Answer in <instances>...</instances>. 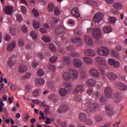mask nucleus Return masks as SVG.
<instances>
[{
    "mask_svg": "<svg viewBox=\"0 0 127 127\" xmlns=\"http://www.w3.org/2000/svg\"><path fill=\"white\" fill-rule=\"evenodd\" d=\"M63 87L65 88H61L59 90V94L62 97L67 95V91L70 92L72 90V84L70 82H64Z\"/></svg>",
    "mask_w": 127,
    "mask_h": 127,
    "instance_id": "obj_1",
    "label": "nucleus"
},
{
    "mask_svg": "<svg viewBox=\"0 0 127 127\" xmlns=\"http://www.w3.org/2000/svg\"><path fill=\"white\" fill-rule=\"evenodd\" d=\"M88 33H90V32H92V36L97 40L100 39L101 37V30L100 29L96 28L95 29H92L91 28H89L87 29Z\"/></svg>",
    "mask_w": 127,
    "mask_h": 127,
    "instance_id": "obj_2",
    "label": "nucleus"
},
{
    "mask_svg": "<svg viewBox=\"0 0 127 127\" xmlns=\"http://www.w3.org/2000/svg\"><path fill=\"white\" fill-rule=\"evenodd\" d=\"M97 53L101 56H107V55H109L110 52L109 51L108 48L101 47L99 48L98 50H97Z\"/></svg>",
    "mask_w": 127,
    "mask_h": 127,
    "instance_id": "obj_3",
    "label": "nucleus"
},
{
    "mask_svg": "<svg viewBox=\"0 0 127 127\" xmlns=\"http://www.w3.org/2000/svg\"><path fill=\"white\" fill-rule=\"evenodd\" d=\"M84 91V86L83 84H78L77 86L75 87L73 91V95H78V94H81L83 93Z\"/></svg>",
    "mask_w": 127,
    "mask_h": 127,
    "instance_id": "obj_4",
    "label": "nucleus"
},
{
    "mask_svg": "<svg viewBox=\"0 0 127 127\" xmlns=\"http://www.w3.org/2000/svg\"><path fill=\"white\" fill-rule=\"evenodd\" d=\"M103 18H104V14L98 12L94 15L93 21L96 23H98L99 21H101Z\"/></svg>",
    "mask_w": 127,
    "mask_h": 127,
    "instance_id": "obj_5",
    "label": "nucleus"
},
{
    "mask_svg": "<svg viewBox=\"0 0 127 127\" xmlns=\"http://www.w3.org/2000/svg\"><path fill=\"white\" fill-rule=\"evenodd\" d=\"M98 108H99L98 104L95 102H90L88 104L87 110L91 112H96Z\"/></svg>",
    "mask_w": 127,
    "mask_h": 127,
    "instance_id": "obj_6",
    "label": "nucleus"
},
{
    "mask_svg": "<svg viewBox=\"0 0 127 127\" xmlns=\"http://www.w3.org/2000/svg\"><path fill=\"white\" fill-rule=\"evenodd\" d=\"M68 110H69V106L67 104H64L58 108L57 112L60 114H63V113H66Z\"/></svg>",
    "mask_w": 127,
    "mask_h": 127,
    "instance_id": "obj_7",
    "label": "nucleus"
},
{
    "mask_svg": "<svg viewBox=\"0 0 127 127\" xmlns=\"http://www.w3.org/2000/svg\"><path fill=\"white\" fill-rule=\"evenodd\" d=\"M73 65L75 68H81L83 66V62L81 59H74L73 60Z\"/></svg>",
    "mask_w": 127,
    "mask_h": 127,
    "instance_id": "obj_8",
    "label": "nucleus"
},
{
    "mask_svg": "<svg viewBox=\"0 0 127 127\" xmlns=\"http://www.w3.org/2000/svg\"><path fill=\"white\" fill-rule=\"evenodd\" d=\"M69 71L70 75L71 76V78L72 80H77L79 76V72H78V71L73 68L69 69Z\"/></svg>",
    "mask_w": 127,
    "mask_h": 127,
    "instance_id": "obj_9",
    "label": "nucleus"
},
{
    "mask_svg": "<svg viewBox=\"0 0 127 127\" xmlns=\"http://www.w3.org/2000/svg\"><path fill=\"white\" fill-rule=\"evenodd\" d=\"M62 61L63 64L59 66L60 69H63L64 68V65L65 64H70L71 63V60L69 57H64Z\"/></svg>",
    "mask_w": 127,
    "mask_h": 127,
    "instance_id": "obj_10",
    "label": "nucleus"
},
{
    "mask_svg": "<svg viewBox=\"0 0 127 127\" xmlns=\"http://www.w3.org/2000/svg\"><path fill=\"white\" fill-rule=\"evenodd\" d=\"M108 64L111 66H113L115 68H117V67H119L120 66V63L114 59H110L108 60Z\"/></svg>",
    "mask_w": 127,
    "mask_h": 127,
    "instance_id": "obj_11",
    "label": "nucleus"
},
{
    "mask_svg": "<svg viewBox=\"0 0 127 127\" xmlns=\"http://www.w3.org/2000/svg\"><path fill=\"white\" fill-rule=\"evenodd\" d=\"M104 93L107 98H109V99H112V98H113V93L111 87H107L105 89Z\"/></svg>",
    "mask_w": 127,
    "mask_h": 127,
    "instance_id": "obj_12",
    "label": "nucleus"
},
{
    "mask_svg": "<svg viewBox=\"0 0 127 127\" xmlns=\"http://www.w3.org/2000/svg\"><path fill=\"white\" fill-rule=\"evenodd\" d=\"M95 60L97 63H98V64H99V65L107 66V62H106L105 59H104V58L98 57L95 58Z\"/></svg>",
    "mask_w": 127,
    "mask_h": 127,
    "instance_id": "obj_13",
    "label": "nucleus"
},
{
    "mask_svg": "<svg viewBox=\"0 0 127 127\" xmlns=\"http://www.w3.org/2000/svg\"><path fill=\"white\" fill-rule=\"evenodd\" d=\"M90 73L92 77H94L95 78H99L100 77V72L97 71V69L95 68H92L90 70Z\"/></svg>",
    "mask_w": 127,
    "mask_h": 127,
    "instance_id": "obj_14",
    "label": "nucleus"
},
{
    "mask_svg": "<svg viewBox=\"0 0 127 127\" xmlns=\"http://www.w3.org/2000/svg\"><path fill=\"white\" fill-rule=\"evenodd\" d=\"M106 76L109 80H111V81H114L117 78V74L114 72H108Z\"/></svg>",
    "mask_w": 127,
    "mask_h": 127,
    "instance_id": "obj_15",
    "label": "nucleus"
},
{
    "mask_svg": "<svg viewBox=\"0 0 127 127\" xmlns=\"http://www.w3.org/2000/svg\"><path fill=\"white\" fill-rule=\"evenodd\" d=\"M71 15H72V16H74V17H76L77 18H78V17H80V13H79L77 8H73L71 10Z\"/></svg>",
    "mask_w": 127,
    "mask_h": 127,
    "instance_id": "obj_16",
    "label": "nucleus"
},
{
    "mask_svg": "<svg viewBox=\"0 0 127 127\" xmlns=\"http://www.w3.org/2000/svg\"><path fill=\"white\" fill-rule=\"evenodd\" d=\"M105 111L109 116H112L114 114V110L113 107L111 105H107L105 107Z\"/></svg>",
    "mask_w": 127,
    "mask_h": 127,
    "instance_id": "obj_17",
    "label": "nucleus"
},
{
    "mask_svg": "<svg viewBox=\"0 0 127 127\" xmlns=\"http://www.w3.org/2000/svg\"><path fill=\"white\" fill-rule=\"evenodd\" d=\"M71 73L70 72V69L68 71H66L63 74V78L64 79V80H66L67 81L69 80H71Z\"/></svg>",
    "mask_w": 127,
    "mask_h": 127,
    "instance_id": "obj_18",
    "label": "nucleus"
},
{
    "mask_svg": "<svg viewBox=\"0 0 127 127\" xmlns=\"http://www.w3.org/2000/svg\"><path fill=\"white\" fill-rule=\"evenodd\" d=\"M16 45V42L14 40L12 41L11 43L8 46L7 50L8 51H12V50L15 48Z\"/></svg>",
    "mask_w": 127,
    "mask_h": 127,
    "instance_id": "obj_19",
    "label": "nucleus"
},
{
    "mask_svg": "<svg viewBox=\"0 0 127 127\" xmlns=\"http://www.w3.org/2000/svg\"><path fill=\"white\" fill-rule=\"evenodd\" d=\"M84 1L87 4L93 5L94 6H95V7L99 6V4L96 1H94L93 0H84Z\"/></svg>",
    "mask_w": 127,
    "mask_h": 127,
    "instance_id": "obj_20",
    "label": "nucleus"
},
{
    "mask_svg": "<svg viewBox=\"0 0 127 127\" xmlns=\"http://www.w3.org/2000/svg\"><path fill=\"white\" fill-rule=\"evenodd\" d=\"M86 56H95V51L92 49H87L84 52Z\"/></svg>",
    "mask_w": 127,
    "mask_h": 127,
    "instance_id": "obj_21",
    "label": "nucleus"
},
{
    "mask_svg": "<svg viewBox=\"0 0 127 127\" xmlns=\"http://www.w3.org/2000/svg\"><path fill=\"white\" fill-rule=\"evenodd\" d=\"M84 41L88 45H92L93 44V40L91 38V37L88 36H84Z\"/></svg>",
    "mask_w": 127,
    "mask_h": 127,
    "instance_id": "obj_22",
    "label": "nucleus"
},
{
    "mask_svg": "<svg viewBox=\"0 0 127 127\" xmlns=\"http://www.w3.org/2000/svg\"><path fill=\"white\" fill-rule=\"evenodd\" d=\"M86 85L89 87H93L96 85V80L93 79H89L86 81Z\"/></svg>",
    "mask_w": 127,
    "mask_h": 127,
    "instance_id": "obj_23",
    "label": "nucleus"
},
{
    "mask_svg": "<svg viewBox=\"0 0 127 127\" xmlns=\"http://www.w3.org/2000/svg\"><path fill=\"white\" fill-rule=\"evenodd\" d=\"M44 83H45V80L43 78L36 79L35 84L37 86H41V85H44Z\"/></svg>",
    "mask_w": 127,
    "mask_h": 127,
    "instance_id": "obj_24",
    "label": "nucleus"
},
{
    "mask_svg": "<svg viewBox=\"0 0 127 127\" xmlns=\"http://www.w3.org/2000/svg\"><path fill=\"white\" fill-rule=\"evenodd\" d=\"M113 99L115 103H119L121 101V94L119 93H116Z\"/></svg>",
    "mask_w": 127,
    "mask_h": 127,
    "instance_id": "obj_25",
    "label": "nucleus"
},
{
    "mask_svg": "<svg viewBox=\"0 0 127 127\" xmlns=\"http://www.w3.org/2000/svg\"><path fill=\"white\" fill-rule=\"evenodd\" d=\"M103 30L105 33H110V32H112V27L110 26H105Z\"/></svg>",
    "mask_w": 127,
    "mask_h": 127,
    "instance_id": "obj_26",
    "label": "nucleus"
},
{
    "mask_svg": "<svg viewBox=\"0 0 127 127\" xmlns=\"http://www.w3.org/2000/svg\"><path fill=\"white\" fill-rule=\"evenodd\" d=\"M79 120L82 122H85L87 120V115L83 113H80L79 115Z\"/></svg>",
    "mask_w": 127,
    "mask_h": 127,
    "instance_id": "obj_27",
    "label": "nucleus"
},
{
    "mask_svg": "<svg viewBox=\"0 0 127 127\" xmlns=\"http://www.w3.org/2000/svg\"><path fill=\"white\" fill-rule=\"evenodd\" d=\"M83 62L84 63H86V64H92L93 60L89 57H84L83 58Z\"/></svg>",
    "mask_w": 127,
    "mask_h": 127,
    "instance_id": "obj_28",
    "label": "nucleus"
},
{
    "mask_svg": "<svg viewBox=\"0 0 127 127\" xmlns=\"http://www.w3.org/2000/svg\"><path fill=\"white\" fill-rule=\"evenodd\" d=\"M31 73L28 72L25 75H23L21 76V80H26V79H29V78H30V77H31Z\"/></svg>",
    "mask_w": 127,
    "mask_h": 127,
    "instance_id": "obj_29",
    "label": "nucleus"
},
{
    "mask_svg": "<svg viewBox=\"0 0 127 127\" xmlns=\"http://www.w3.org/2000/svg\"><path fill=\"white\" fill-rule=\"evenodd\" d=\"M40 94V89H35L32 92V95L34 97H38Z\"/></svg>",
    "mask_w": 127,
    "mask_h": 127,
    "instance_id": "obj_30",
    "label": "nucleus"
},
{
    "mask_svg": "<svg viewBox=\"0 0 127 127\" xmlns=\"http://www.w3.org/2000/svg\"><path fill=\"white\" fill-rule=\"evenodd\" d=\"M4 11L5 13H8L9 14H10V13L12 12V8H11L10 6L5 7Z\"/></svg>",
    "mask_w": 127,
    "mask_h": 127,
    "instance_id": "obj_31",
    "label": "nucleus"
},
{
    "mask_svg": "<svg viewBox=\"0 0 127 127\" xmlns=\"http://www.w3.org/2000/svg\"><path fill=\"white\" fill-rule=\"evenodd\" d=\"M47 67L49 70L51 72H55V70H56L55 66L51 64H48V65H47Z\"/></svg>",
    "mask_w": 127,
    "mask_h": 127,
    "instance_id": "obj_32",
    "label": "nucleus"
},
{
    "mask_svg": "<svg viewBox=\"0 0 127 127\" xmlns=\"http://www.w3.org/2000/svg\"><path fill=\"white\" fill-rule=\"evenodd\" d=\"M114 7L116 8V9H122V5L121 3L116 2L113 5Z\"/></svg>",
    "mask_w": 127,
    "mask_h": 127,
    "instance_id": "obj_33",
    "label": "nucleus"
},
{
    "mask_svg": "<svg viewBox=\"0 0 127 127\" xmlns=\"http://www.w3.org/2000/svg\"><path fill=\"white\" fill-rule=\"evenodd\" d=\"M119 89L120 90H121V91H125V90H126L127 89V86H126V85L123 83H120L119 84Z\"/></svg>",
    "mask_w": 127,
    "mask_h": 127,
    "instance_id": "obj_34",
    "label": "nucleus"
},
{
    "mask_svg": "<svg viewBox=\"0 0 127 127\" xmlns=\"http://www.w3.org/2000/svg\"><path fill=\"white\" fill-rule=\"evenodd\" d=\"M72 42L73 43H79L81 44L82 43V40H81V38H75L72 39Z\"/></svg>",
    "mask_w": 127,
    "mask_h": 127,
    "instance_id": "obj_35",
    "label": "nucleus"
},
{
    "mask_svg": "<svg viewBox=\"0 0 127 127\" xmlns=\"http://www.w3.org/2000/svg\"><path fill=\"white\" fill-rule=\"evenodd\" d=\"M14 63H15V62H12V60L11 59V58H9L7 64L9 68H11Z\"/></svg>",
    "mask_w": 127,
    "mask_h": 127,
    "instance_id": "obj_36",
    "label": "nucleus"
},
{
    "mask_svg": "<svg viewBox=\"0 0 127 127\" xmlns=\"http://www.w3.org/2000/svg\"><path fill=\"white\" fill-rule=\"evenodd\" d=\"M30 35L31 37L33 38V39H34V40H36L37 39V35L36 34V33L33 31L30 33Z\"/></svg>",
    "mask_w": 127,
    "mask_h": 127,
    "instance_id": "obj_37",
    "label": "nucleus"
},
{
    "mask_svg": "<svg viewBox=\"0 0 127 127\" xmlns=\"http://www.w3.org/2000/svg\"><path fill=\"white\" fill-rule=\"evenodd\" d=\"M33 25L36 29H38V28L40 26L39 23L36 21H34L33 22Z\"/></svg>",
    "mask_w": 127,
    "mask_h": 127,
    "instance_id": "obj_38",
    "label": "nucleus"
},
{
    "mask_svg": "<svg viewBox=\"0 0 127 127\" xmlns=\"http://www.w3.org/2000/svg\"><path fill=\"white\" fill-rule=\"evenodd\" d=\"M111 54L112 56H114L115 57H119V52H117L116 50H112Z\"/></svg>",
    "mask_w": 127,
    "mask_h": 127,
    "instance_id": "obj_39",
    "label": "nucleus"
},
{
    "mask_svg": "<svg viewBox=\"0 0 127 127\" xmlns=\"http://www.w3.org/2000/svg\"><path fill=\"white\" fill-rule=\"evenodd\" d=\"M51 22L54 23V24H56V23H58L59 22V19L57 17H52L51 20Z\"/></svg>",
    "mask_w": 127,
    "mask_h": 127,
    "instance_id": "obj_40",
    "label": "nucleus"
},
{
    "mask_svg": "<svg viewBox=\"0 0 127 127\" xmlns=\"http://www.w3.org/2000/svg\"><path fill=\"white\" fill-rule=\"evenodd\" d=\"M27 70V67H26V66H20L19 68V71L21 73H22V72H25V71Z\"/></svg>",
    "mask_w": 127,
    "mask_h": 127,
    "instance_id": "obj_41",
    "label": "nucleus"
},
{
    "mask_svg": "<svg viewBox=\"0 0 127 127\" xmlns=\"http://www.w3.org/2000/svg\"><path fill=\"white\" fill-rule=\"evenodd\" d=\"M117 20L116 18L113 17H110L108 18V21L110 23H115Z\"/></svg>",
    "mask_w": 127,
    "mask_h": 127,
    "instance_id": "obj_42",
    "label": "nucleus"
},
{
    "mask_svg": "<svg viewBox=\"0 0 127 127\" xmlns=\"http://www.w3.org/2000/svg\"><path fill=\"white\" fill-rule=\"evenodd\" d=\"M53 8H54V5L52 3H50L48 5V11L51 12L53 10Z\"/></svg>",
    "mask_w": 127,
    "mask_h": 127,
    "instance_id": "obj_43",
    "label": "nucleus"
},
{
    "mask_svg": "<svg viewBox=\"0 0 127 127\" xmlns=\"http://www.w3.org/2000/svg\"><path fill=\"white\" fill-rule=\"evenodd\" d=\"M42 39L44 41V42H49L51 40L50 37L47 36H43Z\"/></svg>",
    "mask_w": 127,
    "mask_h": 127,
    "instance_id": "obj_44",
    "label": "nucleus"
},
{
    "mask_svg": "<svg viewBox=\"0 0 127 127\" xmlns=\"http://www.w3.org/2000/svg\"><path fill=\"white\" fill-rule=\"evenodd\" d=\"M37 75L38 76H44V71L42 69H40L37 71Z\"/></svg>",
    "mask_w": 127,
    "mask_h": 127,
    "instance_id": "obj_45",
    "label": "nucleus"
},
{
    "mask_svg": "<svg viewBox=\"0 0 127 127\" xmlns=\"http://www.w3.org/2000/svg\"><path fill=\"white\" fill-rule=\"evenodd\" d=\"M95 120L97 122H102L103 117L101 115H96L95 116Z\"/></svg>",
    "mask_w": 127,
    "mask_h": 127,
    "instance_id": "obj_46",
    "label": "nucleus"
},
{
    "mask_svg": "<svg viewBox=\"0 0 127 127\" xmlns=\"http://www.w3.org/2000/svg\"><path fill=\"white\" fill-rule=\"evenodd\" d=\"M70 56L72 57H79L80 54L76 52H72L70 53Z\"/></svg>",
    "mask_w": 127,
    "mask_h": 127,
    "instance_id": "obj_47",
    "label": "nucleus"
},
{
    "mask_svg": "<svg viewBox=\"0 0 127 127\" xmlns=\"http://www.w3.org/2000/svg\"><path fill=\"white\" fill-rule=\"evenodd\" d=\"M57 57L53 56L50 59V62H51V63H54V62H56V61H57Z\"/></svg>",
    "mask_w": 127,
    "mask_h": 127,
    "instance_id": "obj_48",
    "label": "nucleus"
},
{
    "mask_svg": "<svg viewBox=\"0 0 127 127\" xmlns=\"http://www.w3.org/2000/svg\"><path fill=\"white\" fill-rule=\"evenodd\" d=\"M48 87L51 89V90H55V86H54V82H50L48 84Z\"/></svg>",
    "mask_w": 127,
    "mask_h": 127,
    "instance_id": "obj_49",
    "label": "nucleus"
},
{
    "mask_svg": "<svg viewBox=\"0 0 127 127\" xmlns=\"http://www.w3.org/2000/svg\"><path fill=\"white\" fill-rule=\"evenodd\" d=\"M50 49L53 52H55L56 51V48H55V46L54 45L51 44L49 46Z\"/></svg>",
    "mask_w": 127,
    "mask_h": 127,
    "instance_id": "obj_50",
    "label": "nucleus"
},
{
    "mask_svg": "<svg viewBox=\"0 0 127 127\" xmlns=\"http://www.w3.org/2000/svg\"><path fill=\"white\" fill-rule=\"evenodd\" d=\"M84 122H85L87 126H91L93 124V121L91 119H86Z\"/></svg>",
    "mask_w": 127,
    "mask_h": 127,
    "instance_id": "obj_51",
    "label": "nucleus"
},
{
    "mask_svg": "<svg viewBox=\"0 0 127 127\" xmlns=\"http://www.w3.org/2000/svg\"><path fill=\"white\" fill-rule=\"evenodd\" d=\"M32 12L36 17H38V16L39 15V13H38V11H37V10H36L35 9H33Z\"/></svg>",
    "mask_w": 127,
    "mask_h": 127,
    "instance_id": "obj_52",
    "label": "nucleus"
},
{
    "mask_svg": "<svg viewBox=\"0 0 127 127\" xmlns=\"http://www.w3.org/2000/svg\"><path fill=\"white\" fill-rule=\"evenodd\" d=\"M18 45L20 46H24V40L23 39H20L18 41Z\"/></svg>",
    "mask_w": 127,
    "mask_h": 127,
    "instance_id": "obj_53",
    "label": "nucleus"
},
{
    "mask_svg": "<svg viewBox=\"0 0 127 127\" xmlns=\"http://www.w3.org/2000/svg\"><path fill=\"white\" fill-rule=\"evenodd\" d=\"M16 19L18 22H21V20H22V16L19 14H17Z\"/></svg>",
    "mask_w": 127,
    "mask_h": 127,
    "instance_id": "obj_54",
    "label": "nucleus"
},
{
    "mask_svg": "<svg viewBox=\"0 0 127 127\" xmlns=\"http://www.w3.org/2000/svg\"><path fill=\"white\" fill-rule=\"evenodd\" d=\"M106 101H107V98H106V96H105V95H102L100 98L101 103H105Z\"/></svg>",
    "mask_w": 127,
    "mask_h": 127,
    "instance_id": "obj_55",
    "label": "nucleus"
},
{
    "mask_svg": "<svg viewBox=\"0 0 127 127\" xmlns=\"http://www.w3.org/2000/svg\"><path fill=\"white\" fill-rule=\"evenodd\" d=\"M39 114L40 116H41V117L39 118L40 121H41V120H45L46 119L45 116H44V113H43L42 112L40 111Z\"/></svg>",
    "mask_w": 127,
    "mask_h": 127,
    "instance_id": "obj_56",
    "label": "nucleus"
},
{
    "mask_svg": "<svg viewBox=\"0 0 127 127\" xmlns=\"http://www.w3.org/2000/svg\"><path fill=\"white\" fill-rule=\"evenodd\" d=\"M3 82H4V83L6 84V83H7V79H6V78H5L3 79V78L2 77V75H1L0 76V84H1Z\"/></svg>",
    "mask_w": 127,
    "mask_h": 127,
    "instance_id": "obj_57",
    "label": "nucleus"
},
{
    "mask_svg": "<svg viewBox=\"0 0 127 127\" xmlns=\"http://www.w3.org/2000/svg\"><path fill=\"white\" fill-rule=\"evenodd\" d=\"M121 124V121L118 120L116 122L112 127H119L120 126V124Z\"/></svg>",
    "mask_w": 127,
    "mask_h": 127,
    "instance_id": "obj_58",
    "label": "nucleus"
},
{
    "mask_svg": "<svg viewBox=\"0 0 127 127\" xmlns=\"http://www.w3.org/2000/svg\"><path fill=\"white\" fill-rule=\"evenodd\" d=\"M86 92H87V95H89V96H90V95H92V93H93V88L92 87L89 88L87 90Z\"/></svg>",
    "mask_w": 127,
    "mask_h": 127,
    "instance_id": "obj_59",
    "label": "nucleus"
},
{
    "mask_svg": "<svg viewBox=\"0 0 127 127\" xmlns=\"http://www.w3.org/2000/svg\"><path fill=\"white\" fill-rule=\"evenodd\" d=\"M54 13L55 15H59V14H60V10H59V9L56 8L54 10Z\"/></svg>",
    "mask_w": 127,
    "mask_h": 127,
    "instance_id": "obj_60",
    "label": "nucleus"
},
{
    "mask_svg": "<svg viewBox=\"0 0 127 127\" xmlns=\"http://www.w3.org/2000/svg\"><path fill=\"white\" fill-rule=\"evenodd\" d=\"M36 56L39 58L40 59H42L44 58V56L42 55V54L41 53H37L36 55Z\"/></svg>",
    "mask_w": 127,
    "mask_h": 127,
    "instance_id": "obj_61",
    "label": "nucleus"
},
{
    "mask_svg": "<svg viewBox=\"0 0 127 127\" xmlns=\"http://www.w3.org/2000/svg\"><path fill=\"white\" fill-rule=\"evenodd\" d=\"M93 98H95V99L99 98V93H98V91H96L95 92L93 93Z\"/></svg>",
    "mask_w": 127,
    "mask_h": 127,
    "instance_id": "obj_62",
    "label": "nucleus"
},
{
    "mask_svg": "<svg viewBox=\"0 0 127 127\" xmlns=\"http://www.w3.org/2000/svg\"><path fill=\"white\" fill-rule=\"evenodd\" d=\"M55 97H56V94H51L48 96V99H49L50 100H53V99H55Z\"/></svg>",
    "mask_w": 127,
    "mask_h": 127,
    "instance_id": "obj_63",
    "label": "nucleus"
},
{
    "mask_svg": "<svg viewBox=\"0 0 127 127\" xmlns=\"http://www.w3.org/2000/svg\"><path fill=\"white\" fill-rule=\"evenodd\" d=\"M59 30L61 32H64V31H65V27H64V26L62 25V26L59 27Z\"/></svg>",
    "mask_w": 127,
    "mask_h": 127,
    "instance_id": "obj_64",
    "label": "nucleus"
}]
</instances>
